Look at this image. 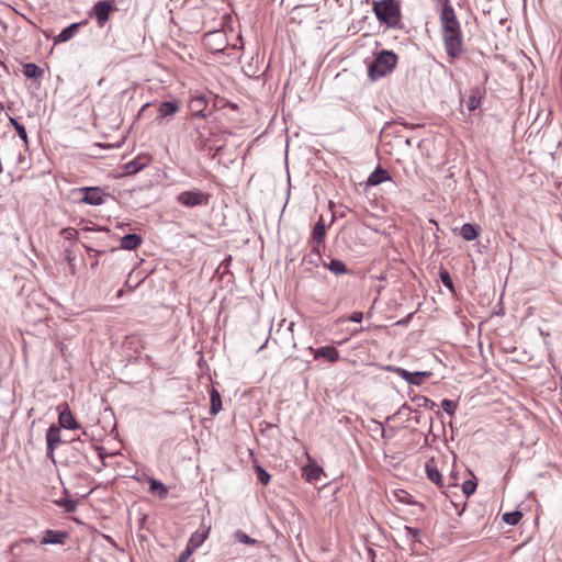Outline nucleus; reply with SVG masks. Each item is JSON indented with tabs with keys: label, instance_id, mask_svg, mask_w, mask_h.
<instances>
[{
	"label": "nucleus",
	"instance_id": "15",
	"mask_svg": "<svg viewBox=\"0 0 562 562\" xmlns=\"http://www.w3.org/2000/svg\"><path fill=\"white\" fill-rule=\"evenodd\" d=\"M149 162V156H137L136 158L124 165V172L126 175H135L142 171Z\"/></svg>",
	"mask_w": 562,
	"mask_h": 562
},
{
	"label": "nucleus",
	"instance_id": "9",
	"mask_svg": "<svg viewBox=\"0 0 562 562\" xmlns=\"http://www.w3.org/2000/svg\"><path fill=\"white\" fill-rule=\"evenodd\" d=\"M58 411V425L60 428L69 429V430H76L80 428L79 423L75 418L74 414L71 413L69 405L67 403H63L57 406Z\"/></svg>",
	"mask_w": 562,
	"mask_h": 562
},
{
	"label": "nucleus",
	"instance_id": "5",
	"mask_svg": "<svg viewBox=\"0 0 562 562\" xmlns=\"http://www.w3.org/2000/svg\"><path fill=\"white\" fill-rule=\"evenodd\" d=\"M326 226L324 218L321 216L315 223L311 235V255H315L318 260L322 259V249L325 248Z\"/></svg>",
	"mask_w": 562,
	"mask_h": 562
},
{
	"label": "nucleus",
	"instance_id": "35",
	"mask_svg": "<svg viewBox=\"0 0 562 562\" xmlns=\"http://www.w3.org/2000/svg\"><path fill=\"white\" fill-rule=\"evenodd\" d=\"M374 12L382 24H386V0H380L374 4Z\"/></svg>",
	"mask_w": 562,
	"mask_h": 562
},
{
	"label": "nucleus",
	"instance_id": "18",
	"mask_svg": "<svg viewBox=\"0 0 562 562\" xmlns=\"http://www.w3.org/2000/svg\"><path fill=\"white\" fill-rule=\"evenodd\" d=\"M425 471H426L427 479L429 481H431L439 487L443 486L442 475H441L440 471L438 470L434 459L426 462Z\"/></svg>",
	"mask_w": 562,
	"mask_h": 562
},
{
	"label": "nucleus",
	"instance_id": "51",
	"mask_svg": "<svg viewBox=\"0 0 562 562\" xmlns=\"http://www.w3.org/2000/svg\"><path fill=\"white\" fill-rule=\"evenodd\" d=\"M55 450L56 449H52L49 450V446H47L46 448V457L53 461V463H56V460H55Z\"/></svg>",
	"mask_w": 562,
	"mask_h": 562
},
{
	"label": "nucleus",
	"instance_id": "24",
	"mask_svg": "<svg viewBox=\"0 0 562 562\" xmlns=\"http://www.w3.org/2000/svg\"><path fill=\"white\" fill-rule=\"evenodd\" d=\"M386 181V169L378 166L376 169L369 176L367 187H375Z\"/></svg>",
	"mask_w": 562,
	"mask_h": 562
},
{
	"label": "nucleus",
	"instance_id": "14",
	"mask_svg": "<svg viewBox=\"0 0 562 562\" xmlns=\"http://www.w3.org/2000/svg\"><path fill=\"white\" fill-rule=\"evenodd\" d=\"M404 29L401 23V9L400 3L395 0H389V29Z\"/></svg>",
	"mask_w": 562,
	"mask_h": 562
},
{
	"label": "nucleus",
	"instance_id": "25",
	"mask_svg": "<svg viewBox=\"0 0 562 562\" xmlns=\"http://www.w3.org/2000/svg\"><path fill=\"white\" fill-rule=\"evenodd\" d=\"M210 414L215 416L222 409L221 393L215 387L210 390Z\"/></svg>",
	"mask_w": 562,
	"mask_h": 562
},
{
	"label": "nucleus",
	"instance_id": "56",
	"mask_svg": "<svg viewBox=\"0 0 562 562\" xmlns=\"http://www.w3.org/2000/svg\"><path fill=\"white\" fill-rule=\"evenodd\" d=\"M85 231H94V228L86 227V228H85ZM95 231H105V232H109V229H108V228H105V227H98V228H95Z\"/></svg>",
	"mask_w": 562,
	"mask_h": 562
},
{
	"label": "nucleus",
	"instance_id": "6",
	"mask_svg": "<svg viewBox=\"0 0 562 562\" xmlns=\"http://www.w3.org/2000/svg\"><path fill=\"white\" fill-rule=\"evenodd\" d=\"M115 10L113 0H100L93 4L89 11V16L95 18L98 26L103 27L109 21L111 13Z\"/></svg>",
	"mask_w": 562,
	"mask_h": 562
},
{
	"label": "nucleus",
	"instance_id": "46",
	"mask_svg": "<svg viewBox=\"0 0 562 562\" xmlns=\"http://www.w3.org/2000/svg\"><path fill=\"white\" fill-rule=\"evenodd\" d=\"M398 61V56L393 52L389 50V74L393 71Z\"/></svg>",
	"mask_w": 562,
	"mask_h": 562
},
{
	"label": "nucleus",
	"instance_id": "42",
	"mask_svg": "<svg viewBox=\"0 0 562 562\" xmlns=\"http://www.w3.org/2000/svg\"><path fill=\"white\" fill-rule=\"evenodd\" d=\"M477 487V483L473 480H467L462 484V491L467 497L471 496Z\"/></svg>",
	"mask_w": 562,
	"mask_h": 562
},
{
	"label": "nucleus",
	"instance_id": "28",
	"mask_svg": "<svg viewBox=\"0 0 562 562\" xmlns=\"http://www.w3.org/2000/svg\"><path fill=\"white\" fill-rule=\"evenodd\" d=\"M23 75L29 79H38L43 77L44 70L34 63L23 65Z\"/></svg>",
	"mask_w": 562,
	"mask_h": 562
},
{
	"label": "nucleus",
	"instance_id": "38",
	"mask_svg": "<svg viewBox=\"0 0 562 562\" xmlns=\"http://www.w3.org/2000/svg\"><path fill=\"white\" fill-rule=\"evenodd\" d=\"M234 538H235L236 541L245 543V544H256V543H258V541L256 539L249 537L243 530L235 531Z\"/></svg>",
	"mask_w": 562,
	"mask_h": 562
},
{
	"label": "nucleus",
	"instance_id": "29",
	"mask_svg": "<svg viewBox=\"0 0 562 562\" xmlns=\"http://www.w3.org/2000/svg\"><path fill=\"white\" fill-rule=\"evenodd\" d=\"M480 227L470 223H465L460 228V235L465 240H473L479 236Z\"/></svg>",
	"mask_w": 562,
	"mask_h": 562
},
{
	"label": "nucleus",
	"instance_id": "59",
	"mask_svg": "<svg viewBox=\"0 0 562 562\" xmlns=\"http://www.w3.org/2000/svg\"><path fill=\"white\" fill-rule=\"evenodd\" d=\"M402 323H406V321H396V322L394 323V325H400V324H402Z\"/></svg>",
	"mask_w": 562,
	"mask_h": 562
},
{
	"label": "nucleus",
	"instance_id": "40",
	"mask_svg": "<svg viewBox=\"0 0 562 562\" xmlns=\"http://www.w3.org/2000/svg\"><path fill=\"white\" fill-rule=\"evenodd\" d=\"M441 407L442 409L450 416H453L456 411H457V407H458V403L454 402V401H451V400H448V398H445L442 400L441 402Z\"/></svg>",
	"mask_w": 562,
	"mask_h": 562
},
{
	"label": "nucleus",
	"instance_id": "19",
	"mask_svg": "<svg viewBox=\"0 0 562 562\" xmlns=\"http://www.w3.org/2000/svg\"><path fill=\"white\" fill-rule=\"evenodd\" d=\"M143 243V238L140 235L136 233L126 234L121 238V249L126 250H135L137 249Z\"/></svg>",
	"mask_w": 562,
	"mask_h": 562
},
{
	"label": "nucleus",
	"instance_id": "61",
	"mask_svg": "<svg viewBox=\"0 0 562 562\" xmlns=\"http://www.w3.org/2000/svg\"><path fill=\"white\" fill-rule=\"evenodd\" d=\"M293 325H294L293 323H290L289 329H292Z\"/></svg>",
	"mask_w": 562,
	"mask_h": 562
},
{
	"label": "nucleus",
	"instance_id": "47",
	"mask_svg": "<svg viewBox=\"0 0 562 562\" xmlns=\"http://www.w3.org/2000/svg\"><path fill=\"white\" fill-rule=\"evenodd\" d=\"M413 413L412 408L407 405H402L398 411L393 415L395 416H404L406 418H409V415Z\"/></svg>",
	"mask_w": 562,
	"mask_h": 562
},
{
	"label": "nucleus",
	"instance_id": "32",
	"mask_svg": "<svg viewBox=\"0 0 562 562\" xmlns=\"http://www.w3.org/2000/svg\"><path fill=\"white\" fill-rule=\"evenodd\" d=\"M430 375H431V372H429V371L412 372L411 380H408V384L422 385L429 379Z\"/></svg>",
	"mask_w": 562,
	"mask_h": 562
},
{
	"label": "nucleus",
	"instance_id": "44",
	"mask_svg": "<svg viewBox=\"0 0 562 562\" xmlns=\"http://www.w3.org/2000/svg\"><path fill=\"white\" fill-rule=\"evenodd\" d=\"M389 372L397 373L401 378H403L407 383L411 380L412 372L398 367L389 366Z\"/></svg>",
	"mask_w": 562,
	"mask_h": 562
},
{
	"label": "nucleus",
	"instance_id": "2",
	"mask_svg": "<svg viewBox=\"0 0 562 562\" xmlns=\"http://www.w3.org/2000/svg\"><path fill=\"white\" fill-rule=\"evenodd\" d=\"M376 48L372 57L366 58L368 77L371 81H376L386 76V48H379L381 45L375 41Z\"/></svg>",
	"mask_w": 562,
	"mask_h": 562
},
{
	"label": "nucleus",
	"instance_id": "20",
	"mask_svg": "<svg viewBox=\"0 0 562 562\" xmlns=\"http://www.w3.org/2000/svg\"><path fill=\"white\" fill-rule=\"evenodd\" d=\"M314 358H325L329 362H336L339 359V352L333 346H324L315 350Z\"/></svg>",
	"mask_w": 562,
	"mask_h": 562
},
{
	"label": "nucleus",
	"instance_id": "33",
	"mask_svg": "<svg viewBox=\"0 0 562 562\" xmlns=\"http://www.w3.org/2000/svg\"><path fill=\"white\" fill-rule=\"evenodd\" d=\"M9 121L11 125L14 127L19 137L25 143V145H27L29 138L25 126L21 124L15 117L10 116Z\"/></svg>",
	"mask_w": 562,
	"mask_h": 562
},
{
	"label": "nucleus",
	"instance_id": "11",
	"mask_svg": "<svg viewBox=\"0 0 562 562\" xmlns=\"http://www.w3.org/2000/svg\"><path fill=\"white\" fill-rule=\"evenodd\" d=\"M362 223L373 232L386 235V215H372L370 211V214L363 215Z\"/></svg>",
	"mask_w": 562,
	"mask_h": 562
},
{
	"label": "nucleus",
	"instance_id": "17",
	"mask_svg": "<svg viewBox=\"0 0 562 562\" xmlns=\"http://www.w3.org/2000/svg\"><path fill=\"white\" fill-rule=\"evenodd\" d=\"M180 110V103L178 100L164 101L158 106V119H165L167 116L175 115Z\"/></svg>",
	"mask_w": 562,
	"mask_h": 562
},
{
	"label": "nucleus",
	"instance_id": "45",
	"mask_svg": "<svg viewBox=\"0 0 562 562\" xmlns=\"http://www.w3.org/2000/svg\"><path fill=\"white\" fill-rule=\"evenodd\" d=\"M60 234L64 236V238L74 240L78 236V231L74 227H65L60 231Z\"/></svg>",
	"mask_w": 562,
	"mask_h": 562
},
{
	"label": "nucleus",
	"instance_id": "8",
	"mask_svg": "<svg viewBox=\"0 0 562 562\" xmlns=\"http://www.w3.org/2000/svg\"><path fill=\"white\" fill-rule=\"evenodd\" d=\"M209 100L204 93L191 95L189 101V110L191 117L206 119L211 112H206Z\"/></svg>",
	"mask_w": 562,
	"mask_h": 562
},
{
	"label": "nucleus",
	"instance_id": "31",
	"mask_svg": "<svg viewBox=\"0 0 562 562\" xmlns=\"http://www.w3.org/2000/svg\"><path fill=\"white\" fill-rule=\"evenodd\" d=\"M254 471L256 473L257 480L262 485H268L271 479V475L256 461L254 462Z\"/></svg>",
	"mask_w": 562,
	"mask_h": 562
},
{
	"label": "nucleus",
	"instance_id": "60",
	"mask_svg": "<svg viewBox=\"0 0 562 562\" xmlns=\"http://www.w3.org/2000/svg\"><path fill=\"white\" fill-rule=\"evenodd\" d=\"M97 266H98V260H95V262H93V263L91 265V268H94V267H97Z\"/></svg>",
	"mask_w": 562,
	"mask_h": 562
},
{
	"label": "nucleus",
	"instance_id": "39",
	"mask_svg": "<svg viewBox=\"0 0 562 562\" xmlns=\"http://www.w3.org/2000/svg\"><path fill=\"white\" fill-rule=\"evenodd\" d=\"M394 497L397 503L413 504L412 496L404 490L394 491Z\"/></svg>",
	"mask_w": 562,
	"mask_h": 562
},
{
	"label": "nucleus",
	"instance_id": "26",
	"mask_svg": "<svg viewBox=\"0 0 562 562\" xmlns=\"http://www.w3.org/2000/svg\"><path fill=\"white\" fill-rule=\"evenodd\" d=\"M322 472L323 469L315 463H310L303 468V476L307 482L317 481Z\"/></svg>",
	"mask_w": 562,
	"mask_h": 562
},
{
	"label": "nucleus",
	"instance_id": "3",
	"mask_svg": "<svg viewBox=\"0 0 562 562\" xmlns=\"http://www.w3.org/2000/svg\"><path fill=\"white\" fill-rule=\"evenodd\" d=\"M216 134L214 133H210V136H206L203 132V128H201L200 126H195L192 132L190 133V138H191V142L195 148V150L198 151H204V153H207V154H211L212 151H214L212 154V158H215L216 155H218L222 150H223V145H220V146H215L213 143H212V138L211 137H215Z\"/></svg>",
	"mask_w": 562,
	"mask_h": 562
},
{
	"label": "nucleus",
	"instance_id": "58",
	"mask_svg": "<svg viewBox=\"0 0 562 562\" xmlns=\"http://www.w3.org/2000/svg\"><path fill=\"white\" fill-rule=\"evenodd\" d=\"M386 130V124L382 127L381 130V133H380V136H382L384 134V131Z\"/></svg>",
	"mask_w": 562,
	"mask_h": 562
},
{
	"label": "nucleus",
	"instance_id": "22",
	"mask_svg": "<svg viewBox=\"0 0 562 562\" xmlns=\"http://www.w3.org/2000/svg\"><path fill=\"white\" fill-rule=\"evenodd\" d=\"M210 527H204L202 530H196L190 537L188 541V547L195 551L209 537Z\"/></svg>",
	"mask_w": 562,
	"mask_h": 562
},
{
	"label": "nucleus",
	"instance_id": "1",
	"mask_svg": "<svg viewBox=\"0 0 562 562\" xmlns=\"http://www.w3.org/2000/svg\"><path fill=\"white\" fill-rule=\"evenodd\" d=\"M440 5V25L446 53L458 58L463 53V36L460 22L449 0H436Z\"/></svg>",
	"mask_w": 562,
	"mask_h": 562
},
{
	"label": "nucleus",
	"instance_id": "34",
	"mask_svg": "<svg viewBox=\"0 0 562 562\" xmlns=\"http://www.w3.org/2000/svg\"><path fill=\"white\" fill-rule=\"evenodd\" d=\"M55 503L59 507H63L66 513H74L78 505V501L72 499L68 496L60 498V499L56 501Z\"/></svg>",
	"mask_w": 562,
	"mask_h": 562
},
{
	"label": "nucleus",
	"instance_id": "7",
	"mask_svg": "<svg viewBox=\"0 0 562 562\" xmlns=\"http://www.w3.org/2000/svg\"><path fill=\"white\" fill-rule=\"evenodd\" d=\"M77 191L81 194L79 202L88 205H101L109 195L100 187H82Z\"/></svg>",
	"mask_w": 562,
	"mask_h": 562
},
{
	"label": "nucleus",
	"instance_id": "41",
	"mask_svg": "<svg viewBox=\"0 0 562 562\" xmlns=\"http://www.w3.org/2000/svg\"><path fill=\"white\" fill-rule=\"evenodd\" d=\"M481 103V98L479 95V90L472 92L468 100V109L470 111H474Z\"/></svg>",
	"mask_w": 562,
	"mask_h": 562
},
{
	"label": "nucleus",
	"instance_id": "50",
	"mask_svg": "<svg viewBox=\"0 0 562 562\" xmlns=\"http://www.w3.org/2000/svg\"><path fill=\"white\" fill-rule=\"evenodd\" d=\"M363 318V314L361 312H353L350 316V321L353 323H360Z\"/></svg>",
	"mask_w": 562,
	"mask_h": 562
},
{
	"label": "nucleus",
	"instance_id": "49",
	"mask_svg": "<svg viewBox=\"0 0 562 562\" xmlns=\"http://www.w3.org/2000/svg\"><path fill=\"white\" fill-rule=\"evenodd\" d=\"M261 432L265 434L273 428H277V425L272 424V423H268V422H262L261 423Z\"/></svg>",
	"mask_w": 562,
	"mask_h": 562
},
{
	"label": "nucleus",
	"instance_id": "27",
	"mask_svg": "<svg viewBox=\"0 0 562 562\" xmlns=\"http://www.w3.org/2000/svg\"><path fill=\"white\" fill-rule=\"evenodd\" d=\"M324 266L336 276L346 274L349 272L345 262L336 258H331L328 263L324 262Z\"/></svg>",
	"mask_w": 562,
	"mask_h": 562
},
{
	"label": "nucleus",
	"instance_id": "53",
	"mask_svg": "<svg viewBox=\"0 0 562 562\" xmlns=\"http://www.w3.org/2000/svg\"><path fill=\"white\" fill-rule=\"evenodd\" d=\"M140 282H137L135 285H132L130 283V281L127 280L125 283H124V291L127 290V291H133Z\"/></svg>",
	"mask_w": 562,
	"mask_h": 562
},
{
	"label": "nucleus",
	"instance_id": "57",
	"mask_svg": "<svg viewBox=\"0 0 562 562\" xmlns=\"http://www.w3.org/2000/svg\"><path fill=\"white\" fill-rule=\"evenodd\" d=\"M123 293H124V289L119 290V292H117V296H119V297H120V296H122V295H123Z\"/></svg>",
	"mask_w": 562,
	"mask_h": 562
},
{
	"label": "nucleus",
	"instance_id": "30",
	"mask_svg": "<svg viewBox=\"0 0 562 562\" xmlns=\"http://www.w3.org/2000/svg\"><path fill=\"white\" fill-rule=\"evenodd\" d=\"M370 211H372V215H385L386 209H385L384 201L383 200L381 202H379L378 200L369 201V204L366 207L364 214H370Z\"/></svg>",
	"mask_w": 562,
	"mask_h": 562
},
{
	"label": "nucleus",
	"instance_id": "23",
	"mask_svg": "<svg viewBox=\"0 0 562 562\" xmlns=\"http://www.w3.org/2000/svg\"><path fill=\"white\" fill-rule=\"evenodd\" d=\"M149 492L157 495L159 498H165L168 495L167 486L159 480L148 477Z\"/></svg>",
	"mask_w": 562,
	"mask_h": 562
},
{
	"label": "nucleus",
	"instance_id": "12",
	"mask_svg": "<svg viewBox=\"0 0 562 562\" xmlns=\"http://www.w3.org/2000/svg\"><path fill=\"white\" fill-rule=\"evenodd\" d=\"M69 533L66 530L47 529L43 532L42 544H65Z\"/></svg>",
	"mask_w": 562,
	"mask_h": 562
},
{
	"label": "nucleus",
	"instance_id": "37",
	"mask_svg": "<svg viewBox=\"0 0 562 562\" xmlns=\"http://www.w3.org/2000/svg\"><path fill=\"white\" fill-rule=\"evenodd\" d=\"M413 401L415 402L417 407H424L430 411L437 407V404L434 401L423 395L414 397Z\"/></svg>",
	"mask_w": 562,
	"mask_h": 562
},
{
	"label": "nucleus",
	"instance_id": "10",
	"mask_svg": "<svg viewBox=\"0 0 562 562\" xmlns=\"http://www.w3.org/2000/svg\"><path fill=\"white\" fill-rule=\"evenodd\" d=\"M72 449L82 454L85 458L88 457V452L91 450H95L98 452V457L101 461L108 456L103 447L94 446L92 442H86L80 438L71 439ZM104 465V462H102Z\"/></svg>",
	"mask_w": 562,
	"mask_h": 562
},
{
	"label": "nucleus",
	"instance_id": "48",
	"mask_svg": "<svg viewBox=\"0 0 562 562\" xmlns=\"http://www.w3.org/2000/svg\"><path fill=\"white\" fill-rule=\"evenodd\" d=\"M194 550L187 546L186 550L180 554L177 562H187V560L192 555Z\"/></svg>",
	"mask_w": 562,
	"mask_h": 562
},
{
	"label": "nucleus",
	"instance_id": "43",
	"mask_svg": "<svg viewBox=\"0 0 562 562\" xmlns=\"http://www.w3.org/2000/svg\"><path fill=\"white\" fill-rule=\"evenodd\" d=\"M440 280H441V282L443 283V285L446 288H448L449 290L453 291V282H452V279H451L450 273H449L448 270L441 269V271H440Z\"/></svg>",
	"mask_w": 562,
	"mask_h": 562
},
{
	"label": "nucleus",
	"instance_id": "21",
	"mask_svg": "<svg viewBox=\"0 0 562 562\" xmlns=\"http://www.w3.org/2000/svg\"><path fill=\"white\" fill-rule=\"evenodd\" d=\"M367 430L374 440H380L385 437L386 428L383 423L371 419L367 425Z\"/></svg>",
	"mask_w": 562,
	"mask_h": 562
},
{
	"label": "nucleus",
	"instance_id": "55",
	"mask_svg": "<svg viewBox=\"0 0 562 562\" xmlns=\"http://www.w3.org/2000/svg\"><path fill=\"white\" fill-rule=\"evenodd\" d=\"M149 106H150V103H146V104H144V105L140 108L139 112H138V116H142V115L146 112V110H147Z\"/></svg>",
	"mask_w": 562,
	"mask_h": 562
},
{
	"label": "nucleus",
	"instance_id": "4",
	"mask_svg": "<svg viewBox=\"0 0 562 562\" xmlns=\"http://www.w3.org/2000/svg\"><path fill=\"white\" fill-rule=\"evenodd\" d=\"M211 195L200 190H189L179 193L176 198L177 202L186 207H194L207 205Z\"/></svg>",
	"mask_w": 562,
	"mask_h": 562
},
{
	"label": "nucleus",
	"instance_id": "52",
	"mask_svg": "<svg viewBox=\"0 0 562 562\" xmlns=\"http://www.w3.org/2000/svg\"><path fill=\"white\" fill-rule=\"evenodd\" d=\"M308 262L310 263H313L315 266H318L321 261H323V259L318 260V258L315 256V255H311V252L308 254Z\"/></svg>",
	"mask_w": 562,
	"mask_h": 562
},
{
	"label": "nucleus",
	"instance_id": "54",
	"mask_svg": "<svg viewBox=\"0 0 562 562\" xmlns=\"http://www.w3.org/2000/svg\"><path fill=\"white\" fill-rule=\"evenodd\" d=\"M86 249H87V251H94L97 257H100V256L105 254V250H95V249H93L91 247H88V246H86Z\"/></svg>",
	"mask_w": 562,
	"mask_h": 562
},
{
	"label": "nucleus",
	"instance_id": "13",
	"mask_svg": "<svg viewBox=\"0 0 562 562\" xmlns=\"http://www.w3.org/2000/svg\"><path fill=\"white\" fill-rule=\"evenodd\" d=\"M86 23L87 21H81L69 24L54 38V44L57 45L59 43L68 42L78 33L80 26Z\"/></svg>",
	"mask_w": 562,
	"mask_h": 562
},
{
	"label": "nucleus",
	"instance_id": "36",
	"mask_svg": "<svg viewBox=\"0 0 562 562\" xmlns=\"http://www.w3.org/2000/svg\"><path fill=\"white\" fill-rule=\"evenodd\" d=\"M522 518V513L519 510L514 512H507L504 513L502 516L503 521L510 526H515L519 522V520Z\"/></svg>",
	"mask_w": 562,
	"mask_h": 562
},
{
	"label": "nucleus",
	"instance_id": "16",
	"mask_svg": "<svg viewBox=\"0 0 562 562\" xmlns=\"http://www.w3.org/2000/svg\"><path fill=\"white\" fill-rule=\"evenodd\" d=\"M63 442L60 427L56 424H52L46 432V445L49 446V450L56 449Z\"/></svg>",
	"mask_w": 562,
	"mask_h": 562
}]
</instances>
